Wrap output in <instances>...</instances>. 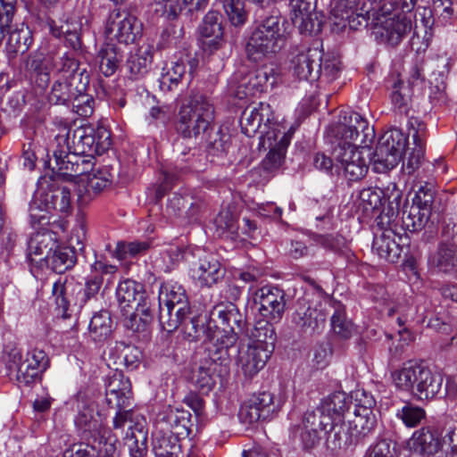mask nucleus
I'll use <instances>...</instances> for the list:
<instances>
[{
	"mask_svg": "<svg viewBox=\"0 0 457 457\" xmlns=\"http://www.w3.org/2000/svg\"><path fill=\"white\" fill-rule=\"evenodd\" d=\"M85 81L80 82V87H76V93L71 99L72 109L79 116L83 118L90 117L94 112L95 100L89 94L85 93L89 82L88 75H85Z\"/></svg>",
	"mask_w": 457,
	"mask_h": 457,
	"instance_id": "obj_44",
	"label": "nucleus"
},
{
	"mask_svg": "<svg viewBox=\"0 0 457 457\" xmlns=\"http://www.w3.org/2000/svg\"><path fill=\"white\" fill-rule=\"evenodd\" d=\"M354 398V411H359V412H365V413H373V408L376 405V400L374 396L361 389V390H356L353 393Z\"/></svg>",
	"mask_w": 457,
	"mask_h": 457,
	"instance_id": "obj_63",
	"label": "nucleus"
},
{
	"mask_svg": "<svg viewBox=\"0 0 457 457\" xmlns=\"http://www.w3.org/2000/svg\"><path fill=\"white\" fill-rule=\"evenodd\" d=\"M408 144V136L399 129L386 131L378 139L370 162L376 172L384 173L394 169L402 160Z\"/></svg>",
	"mask_w": 457,
	"mask_h": 457,
	"instance_id": "obj_15",
	"label": "nucleus"
},
{
	"mask_svg": "<svg viewBox=\"0 0 457 457\" xmlns=\"http://www.w3.org/2000/svg\"><path fill=\"white\" fill-rule=\"evenodd\" d=\"M431 213L420 207L411 205L408 212H403L402 217L403 228L411 232L421 230L428 223Z\"/></svg>",
	"mask_w": 457,
	"mask_h": 457,
	"instance_id": "obj_47",
	"label": "nucleus"
},
{
	"mask_svg": "<svg viewBox=\"0 0 457 457\" xmlns=\"http://www.w3.org/2000/svg\"><path fill=\"white\" fill-rule=\"evenodd\" d=\"M271 353L253 345L239 347L236 364L246 378H253L266 365Z\"/></svg>",
	"mask_w": 457,
	"mask_h": 457,
	"instance_id": "obj_30",
	"label": "nucleus"
},
{
	"mask_svg": "<svg viewBox=\"0 0 457 457\" xmlns=\"http://www.w3.org/2000/svg\"><path fill=\"white\" fill-rule=\"evenodd\" d=\"M430 264L440 271H451L457 265V253L454 244H441L437 251L430 257Z\"/></svg>",
	"mask_w": 457,
	"mask_h": 457,
	"instance_id": "obj_46",
	"label": "nucleus"
},
{
	"mask_svg": "<svg viewBox=\"0 0 457 457\" xmlns=\"http://www.w3.org/2000/svg\"><path fill=\"white\" fill-rule=\"evenodd\" d=\"M191 417L188 411L169 405L158 414V422L177 439H183L191 433Z\"/></svg>",
	"mask_w": 457,
	"mask_h": 457,
	"instance_id": "obj_25",
	"label": "nucleus"
},
{
	"mask_svg": "<svg viewBox=\"0 0 457 457\" xmlns=\"http://www.w3.org/2000/svg\"><path fill=\"white\" fill-rule=\"evenodd\" d=\"M322 50L319 46L302 45L293 52L291 70L299 80L316 81L320 79Z\"/></svg>",
	"mask_w": 457,
	"mask_h": 457,
	"instance_id": "obj_18",
	"label": "nucleus"
},
{
	"mask_svg": "<svg viewBox=\"0 0 457 457\" xmlns=\"http://www.w3.org/2000/svg\"><path fill=\"white\" fill-rule=\"evenodd\" d=\"M185 73V60L179 59L175 62H172L171 66L168 68L165 72L162 73V76L159 79L161 88H167L171 90L173 87L178 86Z\"/></svg>",
	"mask_w": 457,
	"mask_h": 457,
	"instance_id": "obj_49",
	"label": "nucleus"
},
{
	"mask_svg": "<svg viewBox=\"0 0 457 457\" xmlns=\"http://www.w3.org/2000/svg\"><path fill=\"white\" fill-rule=\"evenodd\" d=\"M147 433L142 422L137 421L136 427H128L125 445L128 446L130 457H144L147 452Z\"/></svg>",
	"mask_w": 457,
	"mask_h": 457,
	"instance_id": "obj_41",
	"label": "nucleus"
},
{
	"mask_svg": "<svg viewBox=\"0 0 457 457\" xmlns=\"http://www.w3.org/2000/svg\"><path fill=\"white\" fill-rule=\"evenodd\" d=\"M410 449L420 457H433L443 450V443L437 431L430 428L416 430L409 440Z\"/></svg>",
	"mask_w": 457,
	"mask_h": 457,
	"instance_id": "obj_31",
	"label": "nucleus"
},
{
	"mask_svg": "<svg viewBox=\"0 0 457 457\" xmlns=\"http://www.w3.org/2000/svg\"><path fill=\"white\" fill-rule=\"evenodd\" d=\"M40 261H45L54 271L61 274L74 266L77 257L73 248L57 247L51 254L40 258Z\"/></svg>",
	"mask_w": 457,
	"mask_h": 457,
	"instance_id": "obj_39",
	"label": "nucleus"
},
{
	"mask_svg": "<svg viewBox=\"0 0 457 457\" xmlns=\"http://www.w3.org/2000/svg\"><path fill=\"white\" fill-rule=\"evenodd\" d=\"M54 125L55 143L72 149L84 159L90 158V162H94L95 155L103 154L111 145V134L104 127L79 126L72 130L71 137V129L66 120L55 119Z\"/></svg>",
	"mask_w": 457,
	"mask_h": 457,
	"instance_id": "obj_5",
	"label": "nucleus"
},
{
	"mask_svg": "<svg viewBox=\"0 0 457 457\" xmlns=\"http://www.w3.org/2000/svg\"><path fill=\"white\" fill-rule=\"evenodd\" d=\"M88 178L86 186V191L90 196L97 195L106 188L112 182V176L106 170H99L97 173H87Z\"/></svg>",
	"mask_w": 457,
	"mask_h": 457,
	"instance_id": "obj_56",
	"label": "nucleus"
},
{
	"mask_svg": "<svg viewBox=\"0 0 457 457\" xmlns=\"http://www.w3.org/2000/svg\"><path fill=\"white\" fill-rule=\"evenodd\" d=\"M96 59L100 71L105 77H110L118 69L122 54L115 45L107 43L100 48Z\"/></svg>",
	"mask_w": 457,
	"mask_h": 457,
	"instance_id": "obj_40",
	"label": "nucleus"
},
{
	"mask_svg": "<svg viewBox=\"0 0 457 457\" xmlns=\"http://www.w3.org/2000/svg\"><path fill=\"white\" fill-rule=\"evenodd\" d=\"M291 18L301 33H316L321 29V21L315 12V0H290Z\"/></svg>",
	"mask_w": 457,
	"mask_h": 457,
	"instance_id": "obj_24",
	"label": "nucleus"
},
{
	"mask_svg": "<svg viewBox=\"0 0 457 457\" xmlns=\"http://www.w3.org/2000/svg\"><path fill=\"white\" fill-rule=\"evenodd\" d=\"M71 284L67 285L66 279L59 278L53 285L52 295L54 298L56 304L55 311L57 315L62 319L70 318L71 315V295L70 288Z\"/></svg>",
	"mask_w": 457,
	"mask_h": 457,
	"instance_id": "obj_43",
	"label": "nucleus"
},
{
	"mask_svg": "<svg viewBox=\"0 0 457 457\" xmlns=\"http://www.w3.org/2000/svg\"><path fill=\"white\" fill-rule=\"evenodd\" d=\"M387 87L391 90V101L400 113H407L411 99V88L398 74H392L387 79Z\"/></svg>",
	"mask_w": 457,
	"mask_h": 457,
	"instance_id": "obj_38",
	"label": "nucleus"
},
{
	"mask_svg": "<svg viewBox=\"0 0 457 457\" xmlns=\"http://www.w3.org/2000/svg\"><path fill=\"white\" fill-rule=\"evenodd\" d=\"M51 241L50 235L42 234L37 235L34 238L31 239L29 243V251L30 254L33 253L35 255H46L51 254L52 248H48V243Z\"/></svg>",
	"mask_w": 457,
	"mask_h": 457,
	"instance_id": "obj_64",
	"label": "nucleus"
},
{
	"mask_svg": "<svg viewBox=\"0 0 457 457\" xmlns=\"http://www.w3.org/2000/svg\"><path fill=\"white\" fill-rule=\"evenodd\" d=\"M218 235H222L228 231L235 233L237 231L236 219L228 209L221 210L213 221Z\"/></svg>",
	"mask_w": 457,
	"mask_h": 457,
	"instance_id": "obj_60",
	"label": "nucleus"
},
{
	"mask_svg": "<svg viewBox=\"0 0 457 457\" xmlns=\"http://www.w3.org/2000/svg\"><path fill=\"white\" fill-rule=\"evenodd\" d=\"M174 437L156 435L153 439V450L156 457H178L179 445Z\"/></svg>",
	"mask_w": 457,
	"mask_h": 457,
	"instance_id": "obj_51",
	"label": "nucleus"
},
{
	"mask_svg": "<svg viewBox=\"0 0 457 457\" xmlns=\"http://www.w3.org/2000/svg\"><path fill=\"white\" fill-rule=\"evenodd\" d=\"M221 14L214 10H210L198 27V32L203 37V47L210 54L220 48L222 44L223 28Z\"/></svg>",
	"mask_w": 457,
	"mask_h": 457,
	"instance_id": "obj_27",
	"label": "nucleus"
},
{
	"mask_svg": "<svg viewBox=\"0 0 457 457\" xmlns=\"http://www.w3.org/2000/svg\"><path fill=\"white\" fill-rule=\"evenodd\" d=\"M212 319H220L223 329H214L213 332L231 330L237 337L245 336L248 340L247 345H253L271 353L274 350L276 334L272 323L266 319L257 320L252 329L247 328L245 315L241 313L237 306L231 301L220 303L212 312Z\"/></svg>",
	"mask_w": 457,
	"mask_h": 457,
	"instance_id": "obj_4",
	"label": "nucleus"
},
{
	"mask_svg": "<svg viewBox=\"0 0 457 457\" xmlns=\"http://www.w3.org/2000/svg\"><path fill=\"white\" fill-rule=\"evenodd\" d=\"M285 292L276 287L265 286L256 290L253 302L263 319L278 323L281 320L286 309Z\"/></svg>",
	"mask_w": 457,
	"mask_h": 457,
	"instance_id": "obj_21",
	"label": "nucleus"
},
{
	"mask_svg": "<svg viewBox=\"0 0 457 457\" xmlns=\"http://www.w3.org/2000/svg\"><path fill=\"white\" fill-rule=\"evenodd\" d=\"M208 141V151L212 155H221L225 154L229 147V136L223 133L221 129L215 132L213 137H209Z\"/></svg>",
	"mask_w": 457,
	"mask_h": 457,
	"instance_id": "obj_61",
	"label": "nucleus"
},
{
	"mask_svg": "<svg viewBox=\"0 0 457 457\" xmlns=\"http://www.w3.org/2000/svg\"><path fill=\"white\" fill-rule=\"evenodd\" d=\"M74 81L63 77H57L52 85L48 101L54 104L70 103L76 93V87H73Z\"/></svg>",
	"mask_w": 457,
	"mask_h": 457,
	"instance_id": "obj_45",
	"label": "nucleus"
},
{
	"mask_svg": "<svg viewBox=\"0 0 457 457\" xmlns=\"http://www.w3.org/2000/svg\"><path fill=\"white\" fill-rule=\"evenodd\" d=\"M337 145L333 150L335 168L348 182L361 180L369 170V145L375 131L368 120L355 112H345L335 128Z\"/></svg>",
	"mask_w": 457,
	"mask_h": 457,
	"instance_id": "obj_2",
	"label": "nucleus"
},
{
	"mask_svg": "<svg viewBox=\"0 0 457 457\" xmlns=\"http://www.w3.org/2000/svg\"><path fill=\"white\" fill-rule=\"evenodd\" d=\"M418 0H372V4L360 3L359 0H337L331 13L350 29H357L365 26L370 13L383 16L395 13L381 26V37L390 46H397L412 29L416 18L414 8Z\"/></svg>",
	"mask_w": 457,
	"mask_h": 457,
	"instance_id": "obj_1",
	"label": "nucleus"
},
{
	"mask_svg": "<svg viewBox=\"0 0 457 457\" xmlns=\"http://www.w3.org/2000/svg\"><path fill=\"white\" fill-rule=\"evenodd\" d=\"M397 213L393 210H383L378 217L374 238L372 252L380 259L389 262H397L403 253H405L409 238L406 235L396 233L395 219Z\"/></svg>",
	"mask_w": 457,
	"mask_h": 457,
	"instance_id": "obj_11",
	"label": "nucleus"
},
{
	"mask_svg": "<svg viewBox=\"0 0 457 457\" xmlns=\"http://www.w3.org/2000/svg\"><path fill=\"white\" fill-rule=\"evenodd\" d=\"M116 297L122 311L130 307L135 309L137 305H148V298L144 290V286L132 279H126L119 283L116 288Z\"/></svg>",
	"mask_w": 457,
	"mask_h": 457,
	"instance_id": "obj_33",
	"label": "nucleus"
},
{
	"mask_svg": "<svg viewBox=\"0 0 457 457\" xmlns=\"http://www.w3.org/2000/svg\"><path fill=\"white\" fill-rule=\"evenodd\" d=\"M410 132L412 136L413 148L409 154L406 162H403V170L411 174L418 169L425 154L427 127L417 118H411L408 121Z\"/></svg>",
	"mask_w": 457,
	"mask_h": 457,
	"instance_id": "obj_29",
	"label": "nucleus"
},
{
	"mask_svg": "<svg viewBox=\"0 0 457 457\" xmlns=\"http://www.w3.org/2000/svg\"><path fill=\"white\" fill-rule=\"evenodd\" d=\"M89 337L95 342H103L112 333V318L106 310L96 312L88 325Z\"/></svg>",
	"mask_w": 457,
	"mask_h": 457,
	"instance_id": "obj_42",
	"label": "nucleus"
},
{
	"mask_svg": "<svg viewBox=\"0 0 457 457\" xmlns=\"http://www.w3.org/2000/svg\"><path fill=\"white\" fill-rule=\"evenodd\" d=\"M158 302L159 323L168 332L177 329L181 319L191 310L186 290L174 282H164L160 286Z\"/></svg>",
	"mask_w": 457,
	"mask_h": 457,
	"instance_id": "obj_12",
	"label": "nucleus"
},
{
	"mask_svg": "<svg viewBox=\"0 0 457 457\" xmlns=\"http://www.w3.org/2000/svg\"><path fill=\"white\" fill-rule=\"evenodd\" d=\"M48 358L43 350L32 349L22 353L12 349L6 362L8 376L15 378L20 385L33 383L48 367Z\"/></svg>",
	"mask_w": 457,
	"mask_h": 457,
	"instance_id": "obj_13",
	"label": "nucleus"
},
{
	"mask_svg": "<svg viewBox=\"0 0 457 457\" xmlns=\"http://www.w3.org/2000/svg\"><path fill=\"white\" fill-rule=\"evenodd\" d=\"M279 403L274 402L270 392H262L253 395L241 406L238 418L245 425H253L259 421L268 420L279 411Z\"/></svg>",
	"mask_w": 457,
	"mask_h": 457,
	"instance_id": "obj_20",
	"label": "nucleus"
},
{
	"mask_svg": "<svg viewBox=\"0 0 457 457\" xmlns=\"http://www.w3.org/2000/svg\"><path fill=\"white\" fill-rule=\"evenodd\" d=\"M363 457H397L396 443L382 438L369 446Z\"/></svg>",
	"mask_w": 457,
	"mask_h": 457,
	"instance_id": "obj_54",
	"label": "nucleus"
},
{
	"mask_svg": "<svg viewBox=\"0 0 457 457\" xmlns=\"http://www.w3.org/2000/svg\"><path fill=\"white\" fill-rule=\"evenodd\" d=\"M203 321V315H196L189 310L179 323L183 337L189 342H196L199 340L198 330H194L195 326H201Z\"/></svg>",
	"mask_w": 457,
	"mask_h": 457,
	"instance_id": "obj_55",
	"label": "nucleus"
},
{
	"mask_svg": "<svg viewBox=\"0 0 457 457\" xmlns=\"http://www.w3.org/2000/svg\"><path fill=\"white\" fill-rule=\"evenodd\" d=\"M352 396L345 392L336 391L323 398L320 405L312 411L319 414L318 426L325 429L326 434H332L336 427H340L344 422L345 413L350 409Z\"/></svg>",
	"mask_w": 457,
	"mask_h": 457,
	"instance_id": "obj_16",
	"label": "nucleus"
},
{
	"mask_svg": "<svg viewBox=\"0 0 457 457\" xmlns=\"http://www.w3.org/2000/svg\"><path fill=\"white\" fill-rule=\"evenodd\" d=\"M72 209L71 190L66 187L50 186L38 188L29 204V217L32 227L49 224L53 212L68 214Z\"/></svg>",
	"mask_w": 457,
	"mask_h": 457,
	"instance_id": "obj_9",
	"label": "nucleus"
},
{
	"mask_svg": "<svg viewBox=\"0 0 457 457\" xmlns=\"http://www.w3.org/2000/svg\"><path fill=\"white\" fill-rule=\"evenodd\" d=\"M331 328L333 331L343 338L351 337L353 327V323L346 320L345 312L339 305L331 317Z\"/></svg>",
	"mask_w": 457,
	"mask_h": 457,
	"instance_id": "obj_57",
	"label": "nucleus"
},
{
	"mask_svg": "<svg viewBox=\"0 0 457 457\" xmlns=\"http://www.w3.org/2000/svg\"><path fill=\"white\" fill-rule=\"evenodd\" d=\"M395 416L400 419L408 428L417 427L422 420L425 419V411L411 403H406L401 409H398Z\"/></svg>",
	"mask_w": 457,
	"mask_h": 457,
	"instance_id": "obj_52",
	"label": "nucleus"
},
{
	"mask_svg": "<svg viewBox=\"0 0 457 457\" xmlns=\"http://www.w3.org/2000/svg\"><path fill=\"white\" fill-rule=\"evenodd\" d=\"M312 240L324 249L336 253H342L346 247V239L339 234H314Z\"/></svg>",
	"mask_w": 457,
	"mask_h": 457,
	"instance_id": "obj_53",
	"label": "nucleus"
},
{
	"mask_svg": "<svg viewBox=\"0 0 457 457\" xmlns=\"http://www.w3.org/2000/svg\"><path fill=\"white\" fill-rule=\"evenodd\" d=\"M131 385L121 372L115 371L105 381L106 403L110 408L124 409L129 405Z\"/></svg>",
	"mask_w": 457,
	"mask_h": 457,
	"instance_id": "obj_28",
	"label": "nucleus"
},
{
	"mask_svg": "<svg viewBox=\"0 0 457 457\" xmlns=\"http://www.w3.org/2000/svg\"><path fill=\"white\" fill-rule=\"evenodd\" d=\"M413 188L415 189V195L412 198V205L431 213L435 198L434 186L428 182L417 183Z\"/></svg>",
	"mask_w": 457,
	"mask_h": 457,
	"instance_id": "obj_50",
	"label": "nucleus"
},
{
	"mask_svg": "<svg viewBox=\"0 0 457 457\" xmlns=\"http://www.w3.org/2000/svg\"><path fill=\"white\" fill-rule=\"evenodd\" d=\"M176 168L181 172L198 171L201 169L200 160L191 149L181 152L176 160Z\"/></svg>",
	"mask_w": 457,
	"mask_h": 457,
	"instance_id": "obj_62",
	"label": "nucleus"
},
{
	"mask_svg": "<svg viewBox=\"0 0 457 457\" xmlns=\"http://www.w3.org/2000/svg\"><path fill=\"white\" fill-rule=\"evenodd\" d=\"M394 386L400 391L411 394L419 400L435 397L443 385V377L433 372L421 361H408L392 372Z\"/></svg>",
	"mask_w": 457,
	"mask_h": 457,
	"instance_id": "obj_6",
	"label": "nucleus"
},
{
	"mask_svg": "<svg viewBox=\"0 0 457 457\" xmlns=\"http://www.w3.org/2000/svg\"><path fill=\"white\" fill-rule=\"evenodd\" d=\"M275 75V69L268 65L249 72L238 84V97L254 96L266 90L269 86L272 87L276 83Z\"/></svg>",
	"mask_w": 457,
	"mask_h": 457,
	"instance_id": "obj_26",
	"label": "nucleus"
},
{
	"mask_svg": "<svg viewBox=\"0 0 457 457\" xmlns=\"http://www.w3.org/2000/svg\"><path fill=\"white\" fill-rule=\"evenodd\" d=\"M142 23L127 12L113 11L110 13L105 27V34L120 44H133L140 37Z\"/></svg>",
	"mask_w": 457,
	"mask_h": 457,
	"instance_id": "obj_19",
	"label": "nucleus"
},
{
	"mask_svg": "<svg viewBox=\"0 0 457 457\" xmlns=\"http://www.w3.org/2000/svg\"><path fill=\"white\" fill-rule=\"evenodd\" d=\"M272 120L273 112L270 105L266 103H259L257 106L243 112L241 124L244 132L248 136L257 131L265 135V132L262 131L285 128L281 124L272 122Z\"/></svg>",
	"mask_w": 457,
	"mask_h": 457,
	"instance_id": "obj_23",
	"label": "nucleus"
},
{
	"mask_svg": "<svg viewBox=\"0 0 457 457\" xmlns=\"http://www.w3.org/2000/svg\"><path fill=\"white\" fill-rule=\"evenodd\" d=\"M286 44V36L280 24V17L273 13L265 17L252 32L245 46L248 59L259 62L278 52Z\"/></svg>",
	"mask_w": 457,
	"mask_h": 457,
	"instance_id": "obj_10",
	"label": "nucleus"
},
{
	"mask_svg": "<svg viewBox=\"0 0 457 457\" xmlns=\"http://www.w3.org/2000/svg\"><path fill=\"white\" fill-rule=\"evenodd\" d=\"M330 303L331 299L328 294L312 281L311 288L296 300L292 322L303 334H319L325 326L328 315L326 305Z\"/></svg>",
	"mask_w": 457,
	"mask_h": 457,
	"instance_id": "obj_8",
	"label": "nucleus"
},
{
	"mask_svg": "<svg viewBox=\"0 0 457 457\" xmlns=\"http://www.w3.org/2000/svg\"><path fill=\"white\" fill-rule=\"evenodd\" d=\"M320 79H324L326 82L335 80L340 72V62L335 57L325 56L322 53V60L320 61Z\"/></svg>",
	"mask_w": 457,
	"mask_h": 457,
	"instance_id": "obj_59",
	"label": "nucleus"
},
{
	"mask_svg": "<svg viewBox=\"0 0 457 457\" xmlns=\"http://www.w3.org/2000/svg\"><path fill=\"white\" fill-rule=\"evenodd\" d=\"M208 337L211 345L206 348V356L193 376L194 385L202 394L211 392L217 378L228 374L231 362L229 349L237 343V337L231 330H209Z\"/></svg>",
	"mask_w": 457,
	"mask_h": 457,
	"instance_id": "obj_3",
	"label": "nucleus"
},
{
	"mask_svg": "<svg viewBox=\"0 0 457 457\" xmlns=\"http://www.w3.org/2000/svg\"><path fill=\"white\" fill-rule=\"evenodd\" d=\"M51 32L55 37H63L67 45L72 49L76 50L80 48L81 42L79 34L76 28L71 29L70 24L64 23L60 27H57L56 25H51Z\"/></svg>",
	"mask_w": 457,
	"mask_h": 457,
	"instance_id": "obj_58",
	"label": "nucleus"
},
{
	"mask_svg": "<svg viewBox=\"0 0 457 457\" xmlns=\"http://www.w3.org/2000/svg\"><path fill=\"white\" fill-rule=\"evenodd\" d=\"M215 119L214 106L203 94L191 93L179 108L176 130L183 138H198L208 133Z\"/></svg>",
	"mask_w": 457,
	"mask_h": 457,
	"instance_id": "obj_7",
	"label": "nucleus"
},
{
	"mask_svg": "<svg viewBox=\"0 0 457 457\" xmlns=\"http://www.w3.org/2000/svg\"><path fill=\"white\" fill-rule=\"evenodd\" d=\"M318 423H320V418L318 413H314L311 411L305 412L303 423L299 428V436L303 446L306 450H311L316 447L320 439V433L323 432L326 439L328 438V434H326L325 429H321Z\"/></svg>",
	"mask_w": 457,
	"mask_h": 457,
	"instance_id": "obj_36",
	"label": "nucleus"
},
{
	"mask_svg": "<svg viewBox=\"0 0 457 457\" xmlns=\"http://www.w3.org/2000/svg\"><path fill=\"white\" fill-rule=\"evenodd\" d=\"M190 276L201 286L212 287L223 277L220 263L212 256L200 259L190 269Z\"/></svg>",
	"mask_w": 457,
	"mask_h": 457,
	"instance_id": "obj_34",
	"label": "nucleus"
},
{
	"mask_svg": "<svg viewBox=\"0 0 457 457\" xmlns=\"http://www.w3.org/2000/svg\"><path fill=\"white\" fill-rule=\"evenodd\" d=\"M154 320V314L148 305H137L135 312L125 320V327L138 337L146 338L150 333V326Z\"/></svg>",
	"mask_w": 457,
	"mask_h": 457,
	"instance_id": "obj_37",
	"label": "nucleus"
},
{
	"mask_svg": "<svg viewBox=\"0 0 457 457\" xmlns=\"http://www.w3.org/2000/svg\"><path fill=\"white\" fill-rule=\"evenodd\" d=\"M374 413L353 411L347 424L336 427L327 438V447L332 451L356 445L370 436L376 426Z\"/></svg>",
	"mask_w": 457,
	"mask_h": 457,
	"instance_id": "obj_14",
	"label": "nucleus"
},
{
	"mask_svg": "<svg viewBox=\"0 0 457 457\" xmlns=\"http://www.w3.org/2000/svg\"><path fill=\"white\" fill-rule=\"evenodd\" d=\"M152 62L153 49L151 46H141L135 52H131L126 62L129 79L137 80L144 78L149 72Z\"/></svg>",
	"mask_w": 457,
	"mask_h": 457,
	"instance_id": "obj_35",
	"label": "nucleus"
},
{
	"mask_svg": "<svg viewBox=\"0 0 457 457\" xmlns=\"http://www.w3.org/2000/svg\"><path fill=\"white\" fill-rule=\"evenodd\" d=\"M54 159L55 166L53 170H56L59 175L67 178H76L86 175L93 170L94 162H90L89 159H84L72 149L58 145L54 150Z\"/></svg>",
	"mask_w": 457,
	"mask_h": 457,
	"instance_id": "obj_22",
	"label": "nucleus"
},
{
	"mask_svg": "<svg viewBox=\"0 0 457 457\" xmlns=\"http://www.w3.org/2000/svg\"><path fill=\"white\" fill-rule=\"evenodd\" d=\"M117 270V266L108 264L102 260H96L90 265V274L86 278L83 299H81L80 305L96 296L104 283V276H112Z\"/></svg>",
	"mask_w": 457,
	"mask_h": 457,
	"instance_id": "obj_32",
	"label": "nucleus"
},
{
	"mask_svg": "<svg viewBox=\"0 0 457 457\" xmlns=\"http://www.w3.org/2000/svg\"><path fill=\"white\" fill-rule=\"evenodd\" d=\"M295 128L292 126L286 131V128L272 129L264 131L261 137L260 145L270 151L262 161V167L267 171L278 170L283 163L287 148L291 141Z\"/></svg>",
	"mask_w": 457,
	"mask_h": 457,
	"instance_id": "obj_17",
	"label": "nucleus"
},
{
	"mask_svg": "<svg viewBox=\"0 0 457 457\" xmlns=\"http://www.w3.org/2000/svg\"><path fill=\"white\" fill-rule=\"evenodd\" d=\"M54 66L56 70L57 77H63L72 80H76L78 77H80V82L85 80L84 72H79L78 61L68 54L60 56L58 60L54 62Z\"/></svg>",
	"mask_w": 457,
	"mask_h": 457,
	"instance_id": "obj_48",
	"label": "nucleus"
}]
</instances>
